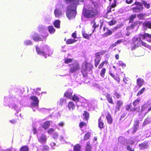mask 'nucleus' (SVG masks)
Returning a JSON list of instances; mask_svg holds the SVG:
<instances>
[{
  "label": "nucleus",
  "instance_id": "23",
  "mask_svg": "<svg viewBox=\"0 0 151 151\" xmlns=\"http://www.w3.org/2000/svg\"><path fill=\"white\" fill-rule=\"evenodd\" d=\"M24 45L25 46L31 45H32V42L29 40H25L23 42Z\"/></svg>",
  "mask_w": 151,
  "mask_h": 151
},
{
  "label": "nucleus",
  "instance_id": "55",
  "mask_svg": "<svg viewBox=\"0 0 151 151\" xmlns=\"http://www.w3.org/2000/svg\"><path fill=\"white\" fill-rule=\"evenodd\" d=\"M136 25V24L135 23H132L131 24V26H130V28H131V29H133L134 27ZM130 28V27H128L127 28V29H129Z\"/></svg>",
  "mask_w": 151,
  "mask_h": 151
},
{
  "label": "nucleus",
  "instance_id": "14",
  "mask_svg": "<svg viewBox=\"0 0 151 151\" xmlns=\"http://www.w3.org/2000/svg\"><path fill=\"white\" fill-rule=\"evenodd\" d=\"M141 37L142 38V39L146 40L148 42L151 43V35L149 34L145 33L144 35H142Z\"/></svg>",
  "mask_w": 151,
  "mask_h": 151
},
{
  "label": "nucleus",
  "instance_id": "9",
  "mask_svg": "<svg viewBox=\"0 0 151 151\" xmlns=\"http://www.w3.org/2000/svg\"><path fill=\"white\" fill-rule=\"evenodd\" d=\"M48 35V34H47L45 37L43 36L40 37L37 33L35 32L31 36V38L35 41L37 42L39 41H43L45 38Z\"/></svg>",
  "mask_w": 151,
  "mask_h": 151
},
{
  "label": "nucleus",
  "instance_id": "11",
  "mask_svg": "<svg viewBox=\"0 0 151 151\" xmlns=\"http://www.w3.org/2000/svg\"><path fill=\"white\" fill-rule=\"evenodd\" d=\"M55 16L56 18H59L62 16V12L61 9H56L54 12Z\"/></svg>",
  "mask_w": 151,
  "mask_h": 151
},
{
  "label": "nucleus",
  "instance_id": "18",
  "mask_svg": "<svg viewBox=\"0 0 151 151\" xmlns=\"http://www.w3.org/2000/svg\"><path fill=\"white\" fill-rule=\"evenodd\" d=\"M68 107L69 110H73L75 108V105L73 102L70 101L69 102Z\"/></svg>",
  "mask_w": 151,
  "mask_h": 151
},
{
  "label": "nucleus",
  "instance_id": "41",
  "mask_svg": "<svg viewBox=\"0 0 151 151\" xmlns=\"http://www.w3.org/2000/svg\"><path fill=\"white\" fill-rule=\"evenodd\" d=\"M29 148L26 146L22 147L20 149V151H28Z\"/></svg>",
  "mask_w": 151,
  "mask_h": 151
},
{
  "label": "nucleus",
  "instance_id": "1",
  "mask_svg": "<svg viewBox=\"0 0 151 151\" xmlns=\"http://www.w3.org/2000/svg\"><path fill=\"white\" fill-rule=\"evenodd\" d=\"M67 3H71V4L67 8L66 16L69 19L74 18L76 14V5L82 4L84 0H64Z\"/></svg>",
  "mask_w": 151,
  "mask_h": 151
},
{
  "label": "nucleus",
  "instance_id": "15",
  "mask_svg": "<svg viewBox=\"0 0 151 151\" xmlns=\"http://www.w3.org/2000/svg\"><path fill=\"white\" fill-rule=\"evenodd\" d=\"M73 91L70 89H68L67 91L65 93L64 96L68 99H71L72 97V94Z\"/></svg>",
  "mask_w": 151,
  "mask_h": 151
},
{
  "label": "nucleus",
  "instance_id": "12",
  "mask_svg": "<svg viewBox=\"0 0 151 151\" xmlns=\"http://www.w3.org/2000/svg\"><path fill=\"white\" fill-rule=\"evenodd\" d=\"M38 141L41 143H45L47 140V136L44 134H42L40 136H37Z\"/></svg>",
  "mask_w": 151,
  "mask_h": 151
},
{
  "label": "nucleus",
  "instance_id": "27",
  "mask_svg": "<svg viewBox=\"0 0 151 151\" xmlns=\"http://www.w3.org/2000/svg\"><path fill=\"white\" fill-rule=\"evenodd\" d=\"M48 30L49 33L51 34H53L55 32V29L52 26H50L48 27Z\"/></svg>",
  "mask_w": 151,
  "mask_h": 151
},
{
  "label": "nucleus",
  "instance_id": "19",
  "mask_svg": "<svg viewBox=\"0 0 151 151\" xmlns=\"http://www.w3.org/2000/svg\"><path fill=\"white\" fill-rule=\"evenodd\" d=\"M123 106V102L121 100L117 101L116 103V108L119 110Z\"/></svg>",
  "mask_w": 151,
  "mask_h": 151
},
{
  "label": "nucleus",
  "instance_id": "52",
  "mask_svg": "<svg viewBox=\"0 0 151 151\" xmlns=\"http://www.w3.org/2000/svg\"><path fill=\"white\" fill-rule=\"evenodd\" d=\"M137 126L134 125L133 127V130L132 131V133H135L136 130H137L138 127V123L137 122Z\"/></svg>",
  "mask_w": 151,
  "mask_h": 151
},
{
  "label": "nucleus",
  "instance_id": "34",
  "mask_svg": "<svg viewBox=\"0 0 151 151\" xmlns=\"http://www.w3.org/2000/svg\"><path fill=\"white\" fill-rule=\"evenodd\" d=\"M106 52L104 50H101L99 52H97L96 53L95 55L96 57L100 56L101 55H103Z\"/></svg>",
  "mask_w": 151,
  "mask_h": 151
},
{
  "label": "nucleus",
  "instance_id": "59",
  "mask_svg": "<svg viewBox=\"0 0 151 151\" xmlns=\"http://www.w3.org/2000/svg\"><path fill=\"white\" fill-rule=\"evenodd\" d=\"M139 46H137L135 44H134V45L132 46L131 47L132 50H134L136 48H137Z\"/></svg>",
  "mask_w": 151,
  "mask_h": 151
},
{
  "label": "nucleus",
  "instance_id": "40",
  "mask_svg": "<svg viewBox=\"0 0 151 151\" xmlns=\"http://www.w3.org/2000/svg\"><path fill=\"white\" fill-rule=\"evenodd\" d=\"M73 61V59L65 58V63L68 64L70 63H72Z\"/></svg>",
  "mask_w": 151,
  "mask_h": 151
},
{
  "label": "nucleus",
  "instance_id": "26",
  "mask_svg": "<svg viewBox=\"0 0 151 151\" xmlns=\"http://www.w3.org/2000/svg\"><path fill=\"white\" fill-rule=\"evenodd\" d=\"M50 125V121H47L45 122L43 124L42 127L45 129H46L48 128Z\"/></svg>",
  "mask_w": 151,
  "mask_h": 151
},
{
  "label": "nucleus",
  "instance_id": "47",
  "mask_svg": "<svg viewBox=\"0 0 151 151\" xmlns=\"http://www.w3.org/2000/svg\"><path fill=\"white\" fill-rule=\"evenodd\" d=\"M143 3L144 6L147 9H149L150 7V4H147L146 2L145 1H143Z\"/></svg>",
  "mask_w": 151,
  "mask_h": 151
},
{
  "label": "nucleus",
  "instance_id": "28",
  "mask_svg": "<svg viewBox=\"0 0 151 151\" xmlns=\"http://www.w3.org/2000/svg\"><path fill=\"white\" fill-rule=\"evenodd\" d=\"M143 26L151 29V22H144L143 24Z\"/></svg>",
  "mask_w": 151,
  "mask_h": 151
},
{
  "label": "nucleus",
  "instance_id": "57",
  "mask_svg": "<svg viewBox=\"0 0 151 151\" xmlns=\"http://www.w3.org/2000/svg\"><path fill=\"white\" fill-rule=\"evenodd\" d=\"M91 24L94 29L96 27V22L94 21L91 22Z\"/></svg>",
  "mask_w": 151,
  "mask_h": 151
},
{
  "label": "nucleus",
  "instance_id": "2",
  "mask_svg": "<svg viewBox=\"0 0 151 151\" xmlns=\"http://www.w3.org/2000/svg\"><path fill=\"white\" fill-rule=\"evenodd\" d=\"M97 4L94 2H92L89 5L88 9L86 11L84 10L83 13L84 16L87 18H89L95 16L98 13L97 9Z\"/></svg>",
  "mask_w": 151,
  "mask_h": 151
},
{
  "label": "nucleus",
  "instance_id": "6",
  "mask_svg": "<svg viewBox=\"0 0 151 151\" xmlns=\"http://www.w3.org/2000/svg\"><path fill=\"white\" fill-rule=\"evenodd\" d=\"M30 99L33 101L31 103V107L34 111H35L38 107L39 100L38 98L35 96L30 97Z\"/></svg>",
  "mask_w": 151,
  "mask_h": 151
},
{
  "label": "nucleus",
  "instance_id": "39",
  "mask_svg": "<svg viewBox=\"0 0 151 151\" xmlns=\"http://www.w3.org/2000/svg\"><path fill=\"white\" fill-rule=\"evenodd\" d=\"M116 63L118 65L121 66L122 67H126L125 64L121 61H119Z\"/></svg>",
  "mask_w": 151,
  "mask_h": 151
},
{
  "label": "nucleus",
  "instance_id": "20",
  "mask_svg": "<svg viewBox=\"0 0 151 151\" xmlns=\"http://www.w3.org/2000/svg\"><path fill=\"white\" fill-rule=\"evenodd\" d=\"M106 96L107 98L108 101L110 103L112 104H114L113 102V101L111 96H110L109 94L107 93L106 95Z\"/></svg>",
  "mask_w": 151,
  "mask_h": 151
},
{
  "label": "nucleus",
  "instance_id": "60",
  "mask_svg": "<svg viewBox=\"0 0 151 151\" xmlns=\"http://www.w3.org/2000/svg\"><path fill=\"white\" fill-rule=\"evenodd\" d=\"M86 125V123L83 122H81L80 124H79V126L80 128L82 127L83 126H85Z\"/></svg>",
  "mask_w": 151,
  "mask_h": 151
},
{
  "label": "nucleus",
  "instance_id": "56",
  "mask_svg": "<svg viewBox=\"0 0 151 151\" xmlns=\"http://www.w3.org/2000/svg\"><path fill=\"white\" fill-rule=\"evenodd\" d=\"M135 15H132L130 17V21L129 22H132L134 19L136 17Z\"/></svg>",
  "mask_w": 151,
  "mask_h": 151
},
{
  "label": "nucleus",
  "instance_id": "62",
  "mask_svg": "<svg viewBox=\"0 0 151 151\" xmlns=\"http://www.w3.org/2000/svg\"><path fill=\"white\" fill-rule=\"evenodd\" d=\"M55 130L52 128H50V129L48 131V133L49 134H50L52 132H53Z\"/></svg>",
  "mask_w": 151,
  "mask_h": 151
},
{
  "label": "nucleus",
  "instance_id": "24",
  "mask_svg": "<svg viewBox=\"0 0 151 151\" xmlns=\"http://www.w3.org/2000/svg\"><path fill=\"white\" fill-rule=\"evenodd\" d=\"M94 86L96 88H98L99 91L101 92H102L103 93L105 92V90L102 87L100 86L99 85L95 83L94 84Z\"/></svg>",
  "mask_w": 151,
  "mask_h": 151
},
{
  "label": "nucleus",
  "instance_id": "64",
  "mask_svg": "<svg viewBox=\"0 0 151 151\" xmlns=\"http://www.w3.org/2000/svg\"><path fill=\"white\" fill-rule=\"evenodd\" d=\"M126 3L128 4H131L133 2V0H126Z\"/></svg>",
  "mask_w": 151,
  "mask_h": 151
},
{
  "label": "nucleus",
  "instance_id": "61",
  "mask_svg": "<svg viewBox=\"0 0 151 151\" xmlns=\"http://www.w3.org/2000/svg\"><path fill=\"white\" fill-rule=\"evenodd\" d=\"M10 122L12 124H15L17 122V120L15 119H13L10 120Z\"/></svg>",
  "mask_w": 151,
  "mask_h": 151
},
{
  "label": "nucleus",
  "instance_id": "21",
  "mask_svg": "<svg viewBox=\"0 0 151 151\" xmlns=\"http://www.w3.org/2000/svg\"><path fill=\"white\" fill-rule=\"evenodd\" d=\"M39 32L41 33H44L46 31V29L45 27L43 25H40L38 27Z\"/></svg>",
  "mask_w": 151,
  "mask_h": 151
},
{
  "label": "nucleus",
  "instance_id": "37",
  "mask_svg": "<svg viewBox=\"0 0 151 151\" xmlns=\"http://www.w3.org/2000/svg\"><path fill=\"white\" fill-rule=\"evenodd\" d=\"M76 41V40H75L74 39H69L67 40L66 41V43L68 44H70L73 43Z\"/></svg>",
  "mask_w": 151,
  "mask_h": 151
},
{
  "label": "nucleus",
  "instance_id": "35",
  "mask_svg": "<svg viewBox=\"0 0 151 151\" xmlns=\"http://www.w3.org/2000/svg\"><path fill=\"white\" fill-rule=\"evenodd\" d=\"M106 52L104 50H101L99 52H97L96 53L95 55L96 57L100 56L101 55H103Z\"/></svg>",
  "mask_w": 151,
  "mask_h": 151
},
{
  "label": "nucleus",
  "instance_id": "48",
  "mask_svg": "<svg viewBox=\"0 0 151 151\" xmlns=\"http://www.w3.org/2000/svg\"><path fill=\"white\" fill-rule=\"evenodd\" d=\"M139 147L141 149L143 150L146 147V145L145 144L142 143L139 145Z\"/></svg>",
  "mask_w": 151,
  "mask_h": 151
},
{
  "label": "nucleus",
  "instance_id": "5",
  "mask_svg": "<svg viewBox=\"0 0 151 151\" xmlns=\"http://www.w3.org/2000/svg\"><path fill=\"white\" fill-rule=\"evenodd\" d=\"M92 68V66L91 64L86 63L83 64L82 66V73L84 76H86L87 71H90Z\"/></svg>",
  "mask_w": 151,
  "mask_h": 151
},
{
  "label": "nucleus",
  "instance_id": "33",
  "mask_svg": "<svg viewBox=\"0 0 151 151\" xmlns=\"http://www.w3.org/2000/svg\"><path fill=\"white\" fill-rule=\"evenodd\" d=\"M106 72V69L105 68H103L101 69V71L100 75L103 78L104 77Z\"/></svg>",
  "mask_w": 151,
  "mask_h": 151
},
{
  "label": "nucleus",
  "instance_id": "36",
  "mask_svg": "<svg viewBox=\"0 0 151 151\" xmlns=\"http://www.w3.org/2000/svg\"><path fill=\"white\" fill-rule=\"evenodd\" d=\"M106 118L108 123L111 124L112 122V119L110 115H107L106 116Z\"/></svg>",
  "mask_w": 151,
  "mask_h": 151
},
{
  "label": "nucleus",
  "instance_id": "58",
  "mask_svg": "<svg viewBox=\"0 0 151 151\" xmlns=\"http://www.w3.org/2000/svg\"><path fill=\"white\" fill-rule=\"evenodd\" d=\"M107 31L106 32V34H108V35H110L112 34V32L109 30L108 28H106Z\"/></svg>",
  "mask_w": 151,
  "mask_h": 151
},
{
  "label": "nucleus",
  "instance_id": "16",
  "mask_svg": "<svg viewBox=\"0 0 151 151\" xmlns=\"http://www.w3.org/2000/svg\"><path fill=\"white\" fill-rule=\"evenodd\" d=\"M104 118L103 117L101 116L98 120V127L100 129L103 128L104 123L103 122V119Z\"/></svg>",
  "mask_w": 151,
  "mask_h": 151
},
{
  "label": "nucleus",
  "instance_id": "53",
  "mask_svg": "<svg viewBox=\"0 0 151 151\" xmlns=\"http://www.w3.org/2000/svg\"><path fill=\"white\" fill-rule=\"evenodd\" d=\"M141 44H142V46H143L145 47L148 48V47H149V45H147L146 43L144 42L143 41H142V40L141 42Z\"/></svg>",
  "mask_w": 151,
  "mask_h": 151
},
{
  "label": "nucleus",
  "instance_id": "38",
  "mask_svg": "<svg viewBox=\"0 0 151 151\" xmlns=\"http://www.w3.org/2000/svg\"><path fill=\"white\" fill-rule=\"evenodd\" d=\"M40 111L44 113L48 114L49 113L50 111V109H47L45 108H43L41 109Z\"/></svg>",
  "mask_w": 151,
  "mask_h": 151
},
{
  "label": "nucleus",
  "instance_id": "63",
  "mask_svg": "<svg viewBox=\"0 0 151 151\" xmlns=\"http://www.w3.org/2000/svg\"><path fill=\"white\" fill-rule=\"evenodd\" d=\"M58 125L60 127H63L64 125V123L63 122H61L59 123Z\"/></svg>",
  "mask_w": 151,
  "mask_h": 151
},
{
  "label": "nucleus",
  "instance_id": "54",
  "mask_svg": "<svg viewBox=\"0 0 151 151\" xmlns=\"http://www.w3.org/2000/svg\"><path fill=\"white\" fill-rule=\"evenodd\" d=\"M114 95L117 99H119L121 97V95L117 92H115Z\"/></svg>",
  "mask_w": 151,
  "mask_h": 151
},
{
  "label": "nucleus",
  "instance_id": "4",
  "mask_svg": "<svg viewBox=\"0 0 151 151\" xmlns=\"http://www.w3.org/2000/svg\"><path fill=\"white\" fill-rule=\"evenodd\" d=\"M69 72L71 73H74L78 70L80 68L78 62L76 60H73L72 63L69 64Z\"/></svg>",
  "mask_w": 151,
  "mask_h": 151
},
{
  "label": "nucleus",
  "instance_id": "46",
  "mask_svg": "<svg viewBox=\"0 0 151 151\" xmlns=\"http://www.w3.org/2000/svg\"><path fill=\"white\" fill-rule=\"evenodd\" d=\"M53 138L54 139H57L58 136V134L56 132H54L53 134Z\"/></svg>",
  "mask_w": 151,
  "mask_h": 151
},
{
  "label": "nucleus",
  "instance_id": "25",
  "mask_svg": "<svg viewBox=\"0 0 151 151\" xmlns=\"http://www.w3.org/2000/svg\"><path fill=\"white\" fill-rule=\"evenodd\" d=\"M92 147L90 145L89 142H88L86 144L85 148V151H91Z\"/></svg>",
  "mask_w": 151,
  "mask_h": 151
},
{
  "label": "nucleus",
  "instance_id": "10",
  "mask_svg": "<svg viewBox=\"0 0 151 151\" xmlns=\"http://www.w3.org/2000/svg\"><path fill=\"white\" fill-rule=\"evenodd\" d=\"M144 35V33H141L139 34V37H134L132 40V42L133 43V44H135L137 46H140L141 45V39H142V38L140 36Z\"/></svg>",
  "mask_w": 151,
  "mask_h": 151
},
{
  "label": "nucleus",
  "instance_id": "3",
  "mask_svg": "<svg viewBox=\"0 0 151 151\" xmlns=\"http://www.w3.org/2000/svg\"><path fill=\"white\" fill-rule=\"evenodd\" d=\"M36 50L37 54L44 56L45 58L47 55L50 56L52 54V51L50 50L49 47L46 45L40 47L36 46Z\"/></svg>",
  "mask_w": 151,
  "mask_h": 151
},
{
  "label": "nucleus",
  "instance_id": "22",
  "mask_svg": "<svg viewBox=\"0 0 151 151\" xmlns=\"http://www.w3.org/2000/svg\"><path fill=\"white\" fill-rule=\"evenodd\" d=\"M101 57L100 56L96 57L95 60V66L96 67H97L98 65L100 63L101 60Z\"/></svg>",
  "mask_w": 151,
  "mask_h": 151
},
{
  "label": "nucleus",
  "instance_id": "31",
  "mask_svg": "<svg viewBox=\"0 0 151 151\" xmlns=\"http://www.w3.org/2000/svg\"><path fill=\"white\" fill-rule=\"evenodd\" d=\"M81 147L80 145L78 144H77L74 147V151H80Z\"/></svg>",
  "mask_w": 151,
  "mask_h": 151
},
{
  "label": "nucleus",
  "instance_id": "44",
  "mask_svg": "<svg viewBox=\"0 0 151 151\" xmlns=\"http://www.w3.org/2000/svg\"><path fill=\"white\" fill-rule=\"evenodd\" d=\"M145 90V88H142L141 90H140L139 92L137 94V96H140L141 94H142Z\"/></svg>",
  "mask_w": 151,
  "mask_h": 151
},
{
  "label": "nucleus",
  "instance_id": "17",
  "mask_svg": "<svg viewBox=\"0 0 151 151\" xmlns=\"http://www.w3.org/2000/svg\"><path fill=\"white\" fill-rule=\"evenodd\" d=\"M144 83V81L143 79L141 78H138L137 80V85L140 87Z\"/></svg>",
  "mask_w": 151,
  "mask_h": 151
},
{
  "label": "nucleus",
  "instance_id": "49",
  "mask_svg": "<svg viewBox=\"0 0 151 151\" xmlns=\"http://www.w3.org/2000/svg\"><path fill=\"white\" fill-rule=\"evenodd\" d=\"M116 23V21L114 19H113L109 22V24L110 25H114Z\"/></svg>",
  "mask_w": 151,
  "mask_h": 151
},
{
  "label": "nucleus",
  "instance_id": "30",
  "mask_svg": "<svg viewBox=\"0 0 151 151\" xmlns=\"http://www.w3.org/2000/svg\"><path fill=\"white\" fill-rule=\"evenodd\" d=\"M91 136V133L89 132H87L84 135L83 137L84 140H87L89 139Z\"/></svg>",
  "mask_w": 151,
  "mask_h": 151
},
{
  "label": "nucleus",
  "instance_id": "45",
  "mask_svg": "<svg viewBox=\"0 0 151 151\" xmlns=\"http://www.w3.org/2000/svg\"><path fill=\"white\" fill-rule=\"evenodd\" d=\"M42 151H48L49 148L47 146H43L42 148Z\"/></svg>",
  "mask_w": 151,
  "mask_h": 151
},
{
  "label": "nucleus",
  "instance_id": "42",
  "mask_svg": "<svg viewBox=\"0 0 151 151\" xmlns=\"http://www.w3.org/2000/svg\"><path fill=\"white\" fill-rule=\"evenodd\" d=\"M83 116H84V119H87L89 117V114L86 111H85L84 113L83 114Z\"/></svg>",
  "mask_w": 151,
  "mask_h": 151
},
{
  "label": "nucleus",
  "instance_id": "50",
  "mask_svg": "<svg viewBox=\"0 0 151 151\" xmlns=\"http://www.w3.org/2000/svg\"><path fill=\"white\" fill-rule=\"evenodd\" d=\"M66 102V100L65 99L63 98H61L60 99V104L62 106L63 104L64 103H65Z\"/></svg>",
  "mask_w": 151,
  "mask_h": 151
},
{
  "label": "nucleus",
  "instance_id": "43",
  "mask_svg": "<svg viewBox=\"0 0 151 151\" xmlns=\"http://www.w3.org/2000/svg\"><path fill=\"white\" fill-rule=\"evenodd\" d=\"M140 99L139 98L137 99L133 103V105L134 106H135L137 105L139 103Z\"/></svg>",
  "mask_w": 151,
  "mask_h": 151
},
{
  "label": "nucleus",
  "instance_id": "29",
  "mask_svg": "<svg viewBox=\"0 0 151 151\" xmlns=\"http://www.w3.org/2000/svg\"><path fill=\"white\" fill-rule=\"evenodd\" d=\"M54 24L56 27L58 28H60V21L58 20H56L54 22Z\"/></svg>",
  "mask_w": 151,
  "mask_h": 151
},
{
  "label": "nucleus",
  "instance_id": "8",
  "mask_svg": "<svg viewBox=\"0 0 151 151\" xmlns=\"http://www.w3.org/2000/svg\"><path fill=\"white\" fill-rule=\"evenodd\" d=\"M136 5V7L132 8V10L134 12H139L142 11L143 9L142 4L140 2H136L133 4L132 6Z\"/></svg>",
  "mask_w": 151,
  "mask_h": 151
},
{
  "label": "nucleus",
  "instance_id": "51",
  "mask_svg": "<svg viewBox=\"0 0 151 151\" xmlns=\"http://www.w3.org/2000/svg\"><path fill=\"white\" fill-rule=\"evenodd\" d=\"M147 104H144L142 106L141 111H143L145 109H147Z\"/></svg>",
  "mask_w": 151,
  "mask_h": 151
},
{
  "label": "nucleus",
  "instance_id": "32",
  "mask_svg": "<svg viewBox=\"0 0 151 151\" xmlns=\"http://www.w3.org/2000/svg\"><path fill=\"white\" fill-rule=\"evenodd\" d=\"M82 34L83 36L85 38L87 39H89V35L86 33L84 30H83L82 31Z\"/></svg>",
  "mask_w": 151,
  "mask_h": 151
},
{
  "label": "nucleus",
  "instance_id": "7",
  "mask_svg": "<svg viewBox=\"0 0 151 151\" xmlns=\"http://www.w3.org/2000/svg\"><path fill=\"white\" fill-rule=\"evenodd\" d=\"M14 101L12 102L11 106L16 111L17 113L19 111L21 110L20 105L19 104V101L16 98H14Z\"/></svg>",
  "mask_w": 151,
  "mask_h": 151
},
{
  "label": "nucleus",
  "instance_id": "13",
  "mask_svg": "<svg viewBox=\"0 0 151 151\" xmlns=\"http://www.w3.org/2000/svg\"><path fill=\"white\" fill-rule=\"evenodd\" d=\"M71 99L76 102V105L78 106H79L81 105V103L79 101V96L74 94L72 96Z\"/></svg>",
  "mask_w": 151,
  "mask_h": 151
}]
</instances>
